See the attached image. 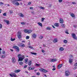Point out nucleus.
Instances as JSON below:
<instances>
[{
    "mask_svg": "<svg viewBox=\"0 0 77 77\" xmlns=\"http://www.w3.org/2000/svg\"><path fill=\"white\" fill-rule=\"evenodd\" d=\"M28 5H31V4H32V3H31V2H29V3H28Z\"/></svg>",
    "mask_w": 77,
    "mask_h": 77,
    "instance_id": "obj_53",
    "label": "nucleus"
},
{
    "mask_svg": "<svg viewBox=\"0 0 77 77\" xmlns=\"http://www.w3.org/2000/svg\"><path fill=\"white\" fill-rule=\"evenodd\" d=\"M59 2L60 3H61L62 2V0H59Z\"/></svg>",
    "mask_w": 77,
    "mask_h": 77,
    "instance_id": "obj_50",
    "label": "nucleus"
},
{
    "mask_svg": "<svg viewBox=\"0 0 77 77\" xmlns=\"http://www.w3.org/2000/svg\"><path fill=\"white\" fill-rule=\"evenodd\" d=\"M42 53H44L45 52V51L43 50H42Z\"/></svg>",
    "mask_w": 77,
    "mask_h": 77,
    "instance_id": "obj_59",
    "label": "nucleus"
},
{
    "mask_svg": "<svg viewBox=\"0 0 77 77\" xmlns=\"http://www.w3.org/2000/svg\"><path fill=\"white\" fill-rule=\"evenodd\" d=\"M29 38H30V37L29 36H26V39H29Z\"/></svg>",
    "mask_w": 77,
    "mask_h": 77,
    "instance_id": "obj_31",
    "label": "nucleus"
},
{
    "mask_svg": "<svg viewBox=\"0 0 77 77\" xmlns=\"http://www.w3.org/2000/svg\"><path fill=\"white\" fill-rule=\"evenodd\" d=\"M77 67H74L73 68L74 69H77Z\"/></svg>",
    "mask_w": 77,
    "mask_h": 77,
    "instance_id": "obj_58",
    "label": "nucleus"
},
{
    "mask_svg": "<svg viewBox=\"0 0 77 77\" xmlns=\"http://www.w3.org/2000/svg\"><path fill=\"white\" fill-rule=\"evenodd\" d=\"M29 9H33V7H30Z\"/></svg>",
    "mask_w": 77,
    "mask_h": 77,
    "instance_id": "obj_57",
    "label": "nucleus"
},
{
    "mask_svg": "<svg viewBox=\"0 0 77 77\" xmlns=\"http://www.w3.org/2000/svg\"><path fill=\"white\" fill-rule=\"evenodd\" d=\"M65 74L66 76H68L70 74V73L69 72L68 70H67L65 71Z\"/></svg>",
    "mask_w": 77,
    "mask_h": 77,
    "instance_id": "obj_5",
    "label": "nucleus"
},
{
    "mask_svg": "<svg viewBox=\"0 0 77 77\" xmlns=\"http://www.w3.org/2000/svg\"><path fill=\"white\" fill-rule=\"evenodd\" d=\"M28 58H26L25 60V62L26 63H27V62H28Z\"/></svg>",
    "mask_w": 77,
    "mask_h": 77,
    "instance_id": "obj_26",
    "label": "nucleus"
},
{
    "mask_svg": "<svg viewBox=\"0 0 77 77\" xmlns=\"http://www.w3.org/2000/svg\"><path fill=\"white\" fill-rule=\"evenodd\" d=\"M35 65V66H40V64H38L36 63Z\"/></svg>",
    "mask_w": 77,
    "mask_h": 77,
    "instance_id": "obj_46",
    "label": "nucleus"
},
{
    "mask_svg": "<svg viewBox=\"0 0 77 77\" xmlns=\"http://www.w3.org/2000/svg\"><path fill=\"white\" fill-rule=\"evenodd\" d=\"M29 48H31V49H32V48H33V47L31 46H29Z\"/></svg>",
    "mask_w": 77,
    "mask_h": 77,
    "instance_id": "obj_43",
    "label": "nucleus"
},
{
    "mask_svg": "<svg viewBox=\"0 0 77 77\" xmlns=\"http://www.w3.org/2000/svg\"><path fill=\"white\" fill-rule=\"evenodd\" d=\"M20 17H23L24 15L23 14H22V13H20Z\"/></svg>",
    "mask_w": 77,
    "mask_h": 77,
    "instance_id": "obj_27",
    "label": "nucleus"
},
{
    "mask_svg": "<svg viewBox=\"0 0 77 77\" xmlns=\"http://www.w3.org/2000/svg\"><path fill=\"white\" fill-rule=\"evenodd\" d=\"M36 74L37 75H40V73L39 72H38L36 73Z\"/></svg>",
    "mask_w": 77,
    "mask_h": 77,
    "instance_id": "obj_45",
    "label": "nucleus"
},
{
    "mask_svg": "<svg viewBox=\"0 0 77 77\" xmlns=\"http://www.w3.org/2000/svg\"><path fill=\"white\" fill-rule=\"evenodd\" d=\"M21 44H22V45H20V47H25V45H24V44H23L22 43H21Z\"/></svg>",
    "mask_w": 77,
    "mask_h": 77,
    "instance_id": "obj_23",
    "label": "nucleus"
},
{
    "mask_svg": "<svg viewBox=\"0 0 77 77\" xmlns=\"http://www.w3.org/2000/svg\"><path fill=\"white\" fill-rule=\"evenodd\" d=\"M63 50H64V49L63 48H62V47L60 48H59V50L61 51H63Z\"/></svg>",
    "mask_w": 77,
    "mask_h": 77,
    "instance_id": "obj_18",
    "label": "nucleus"
},
{
    "mask_svg": "<svg viewBox=\"0 0 77 77\" xmlns=\"http://www.w3.org/2000/svg\"><path fill=\"white\" fill-rule=\"evenodd\" d=\"M72 60H73V59H72L71 58H69V62L70 63H72Z\"/></svg>",
    "mask_w": 77,
    "mask_h": 77,
    "instance_id": "obj_10",
    "label": "nucleus"
},
{
    "mask_svg": "<svg viewBox=\"0 0 77 77\" xmlns=\"http://www.w3.org/2000/svg\"><path fill=\"white\" fill-rule=\"evenodd\" d=\"M54 26H56V27H58L59 26V23H55L54 24Z\"/></svg>",
    "mask_w": 77,
    "mask_h": 77,
    "instance_id": "obj_17",
    "label": "nucleus"
},
{
    "mask_svg": "<svg viewBox=\"0 0 77 77\" xmlns=\"http://www.w3.org/2000/svg\"><path fill=\"white\" fill-rule=\"evenodd\" d=\"M21 71V70L20 69H18V70H16L15 71H14L15 72V73H17L18 72H20Z\"/></svg>",
    "mask_w": 77,
    "mask_h": 77,
    "instance_id": "obj_13",
    "label": "nucleus"
},
{
    "mask_svg": "<svg viewBox=\"0 0 77 77\" xmlns=\"http://www.w3.org/2000/svg\"><path fill=\"white\" fill-rule=\"evenodd\" d=\"M73 27H75H75H76V25H73Z\"/></svg>",
    "mask_w": 77,
    "mask_h": 77,
    "instance_id": "obj_60",
    "label": "nucleus"
},
{
    "mask_svg": "<svg viewBox=\"0 0 77 77\" xmlns=\"http://www.w3.org/2000/svg\"><path fill=\"white\" fill-rule=\"evenodd\" d=\"M13 48L15 49L16 51L17 52H18L20 51V48H19V47H18V46H14Z\"/></svg>",
    "mask_w": 77,
    "mask_h": 77,
    "instance_id": "obj_2",
    "label": "nucleus"
},
{
    "mask_svg": "<svg viewBox=\"0 0 77 77\" xmlns=\"http://www.w3.org/2000/svg\"><path fill=\"white\" fill-rule=\"evenodd\" d=\"M9 13H10V14H12L13 13V11L12 10H11L9 11Z\"/></svg>",
    "mask_w": 77,
    "mask_h": 77,
    "instance_id": "obj_39",
    "label": "nucleus"
},
{
    "mask_svg": "<svg viewBox=\"0 0 77 77\" xmlns=\"http://www.w3.org/2000/svg\"><path fill=\"white\" fill-rule=\"evenodd\" d=\"M38 24L41 27H42V23H41L40 22H38Z\"/></svg>",
    "mask_w": 77,
    "mask_h": 77,
    "instance_id": "obj_15",
    "label": "nucleus"
},
{
    "mask_svg": "<svg viewBox=\"0 0 77 77\" xmlns=\"http://www.w3.org/2000/svg\"><path fill=\"white\" fill-rule=\"evenodd\" d=\"M62 64H59L57 66V68L58 69H60V68H62Z\"/></svg>",
    "mask_w": 77,
    "mask_h": 77,
    "instance_id": "obj_8",
    "label": "nucleus"
},
{
    "mask_svg": "<svg viewBox=\"0 0 77 77\" xmlns=\"http://www.w3.org/2000/svg\"><path fill=\"white\" fill-rule=\"evenodd\" d=\"M56 38H55L54 40H53V42L54 43H56L57 42V41L56 40Z\"/></svg>",
    "mask_w": 77,
    "mask_h": 77,
    "instance_id": "obj_20",
    "label": "nucleus"
},
{
    "mask_svg": "<svg viewBox=\"0 0 77 77\" xmlns=\"http://www.w3.org/2000/svg\"><path fill=\"white\" fill-rule=\"evenodd\" d=\"M39 71H42V72H48L47 70H45L42 68L40 69Z\"/></svg>",
    "mask_w": 77,
    "mask_h": 77,
    "instance_id": "obj_4",
    "label": "nucleus"
},
{
    "mask_svg": "<svg viewBox=\"0 0 77 77\" xmlns=\"http://www.w3.org/2000/svg\"><path fill=\"white\" fill-rule=\"evenodd\" d=\"M5 57V55H2V57L4 58V57Z\"/></svg>",
    "mask_w": 77,
    "mask_h": 77,
    "instance_id": "obj_52",
    "label": "nucleus"
},
{
    "mask_svg": "<svg viewBox=\"0 0 77 77\" xmlns=\"http://www.w3.org/2000/svg\"><path fill=\"white\" fill-rule=\"evenodd\" d=\"M4 5V3L2 2H0V5Z\"/></svg>",
    "mask_w": 77,
    "mask_h": 77,
    "instance_id": "obj_44",
    "label": "nucleus"
},
{
    "mask_svg": "<svg viewBox=\"0 0 77 77\" xmlns=\"http://www.w3.org/2000/svg\"><path fill=\"white\" fill-rule=\"evenodd\" d=\"M17 37L19 39H21L22 36L21 35V32L19 31L17 32Z\"/></svg>",
    "mask_w": 77,
    "mask_h": 77,
    "instance_id": "obj_3",
    "label": "nucleus"
},
{
    "mask_svg": "<svg viewBox=\"0 0 77 77\" xmlns=\"http://www.w3.org/2000/svg\"><path fill=\"white\" fill-rule=\"evenodd\" d=\"M44 20H45V18H44V17H42V22L44 21Z\"/></svg>",
    "mask_w": 77,
    "mask_h": 77,
    "instance_id": "obj_37",
    "label": "nucleus"
},
{
    "mask_svg": "<svg viewBox=\"0 0 77 77\" xmlns=\"http://www.w3.org/2000/svg\"><path fill=\"white\" fill-rule=\"evenodd\" d=\"M28 70H32V67H30L28 68Z\"/></svg>",
    "mask_w": 77,
    "mask_h": 77,
    "instance_id": "obj_35",
    "label": "nucleus"
},
{
    "mask_svg": "<svg viewBox=\"0 0 77 77\" xmlns=\"http://www.w3.org/2000/svg\"><path fill=\"white\" fill-rule=\"evenodd\" d=\"M25 72L26 73H27V74L28 73V72H27V71H25Z\"/></svg>",
    "mask_w": 77,
    "mask_h": 77,
    "instance_id": "obj_62",
    "label": "nucleus"
},
{
    "mask_svg": "<svg viewBox=\"0 0 77 77\" xmlns=\"http://www.w3.org/2000/svg\"><path fill=\"white\" fill-rule=\"evenodd\" d=\"M61 26L62 27H65V25L64 24H62V25H61Z\"/></svg>",
    "mask_w": 77,
    "mask_h": 77,
    "instance_id": "obj_38",
    "label": "nucleus"
},
{
    "mask_svg": "<svg viewBox=\"0 0 77 77\" xmlns=\"http://www.w3.org/2000/svg\"><path fill=\"white\" fill-rule=\"evenodd\" d=\"M34 69H35V67H33L32 68V70H33Z\"/></svg>",
    "mask_w": 77,
    "mask_h": 77,
    "instance_id": "obj_63",
    "label": "nucleus"
},
{
    "mask_svg": "<svg viewBox=\"0 0 77 77\" xmlns=\"http://www.w3.org/2000/svg\"><path fill=\"white\" fill-rule=\"evenodd\" d=\"M1 28H2V24H0V29H1Z\"/></svg>",
    "mask_w": 77,
    "mask_h": 77,
    "instance_id": "obj_49",
    "label": "nucleus"
},
{
    "mask_svg": "<svg viewBox=\"0 0 77 77\" xmlns=\"http://www.w3.org/2000/svg\"><path fill=\"white\" fill-rule=\"evenodd\" d=\"M5 22L7 23V24H9V20H5Z\"/></svg>",
    "mask_w": 77,
    "mask_h": 77,
    "instance_id": "obj_19",
    "label": "nucleus"
},
{
    "mask_svg": "<svg viewBox=\"0 0 77 77\" xmlns=\"http://www.w3.org/2000/svg\"><path fill=\"white\" fill-rule=\"evenodd\" d=\"M72 3L73 5H76V3H75V2H72Z\"/></svg>",
    "mask_w": 77,
    "mask_h": 77,
    "instance_id": "obj_47",
    "label": "nucleus"
},
{
    "mask_svg": "<svg viewBox=\"0 0 77 77\" xmlns=\"http://www.w3.org/2000/svg\"><path fill=\"white\" fill-rule=\"evenodd\" d=\"M53 71H55V70H56V68H54L53 69H52Z\"/></svg>",
    "mask_w": 77,
    "mask_h": 77,
    "instance_id": "obj_55",
    "label": "nucleus"
},
{
    "mask_svg": "<svg viewBox=\"0 0 77 77\" xmlns=\"http://www.w3.org/2000/svg\"><path fill=\"white\" fill-rule=\"evenodd\" d=\"M21 24H22V25H25V24H26V23L23 22H21Z\"/></svg>",
    "mask_w": 77,
    "mask_h": 77,
    "instance_id": "obj_28",
    "label": "nucleus"
},
{
    "mask_svg": "<svg viewBox=\"0 0 77 77\" xmlns=\"http://www.w3.org/2000/svg\"><path fill=\"white\" fill-rule=\"evenodd\" d=\"M9 75L11 77H13V75H12L11 74H10Z\"/></svg>",
    "mask_w": 77,
    "mask_h": 77,
    "instance_id": "obj_56",
    "label": "nucleus"
},
{
    "mask_svg": "<svg viewBox=\"0 0 77 77\" xmlns=\"http://www.w3.org/2000/svg\"><path fill=\"white\" fill-rule=\"evenodd\" d=\"M68 41L66 40H65L63 41L64 43H67Z\"/></svg>",
    "mask_w": 77,
    "mask_h": 77,
    "instance_id": "obj_34",
    "label": "nucleus"
},
{
    "mask_svg": "<svg viewBox=\"0 0 77 77\" xmlns=\"http://www.w3.org/2000/svg\"><path fill=\"white\" fill-rule=\"evenodd\" d=\"M32 32V30H28V33H31V32Z\"/></svg>",
    "mask_w": 77,
    "mask_h": 77,
    "instance_id": "obj_25",
    "label": "nucleus"
},
{
    "mask_svg": "<svg viewBox=\"0 0 77 77\" xmlns=\"http://www.w3.org/2000/svg\"><path fill=\"white\" fill-rule=\"evenodd\" d=\"M13 77H15L17 76V75L15 73H13Z\"/></svg>",
    "mask_w": 77,
    "mask_h": 77,
    "instance_id": "obj_24",
    "label": "nucleus"
},
{
    "mask_svg": "<svg viewBox=\"0 0 77 77\" xmlns=\"http://www.w3.org/2000/svg\"><path fill=\"white\" fill-rule=\"evenodd\" d=\"M12 62L13 63H15V62H16V60L15 57H13L12 58Z\"/></svg>",
    "mask_w": 77,
    "mask_h": 77,
    "instance_id": "obj_6",
    "label": "nucleus"
},
{
    "mask_svg": "<svg viewBox=\"0 0 77 77\" xmlns=\"http://www.w3.org/2000/svg\"><path fill=\"white\" fill-rule=\"evenodd\" d=\"M15 38H14L13 39V38H11V41H15Z\"/></svg>",
    "mask_w": 77,
    "mask_h": 77,
    "instance_id": "obj_29",
    "label": "nucleus"
},
{
    "mask_svg": "<svg viewBox=\"0 0 77 77\" xmlns=\"http://www.w3.org/2000/svg\"><path fill=\"white\" fill-rule=\"evenodd\" d=\"M46 29L48 30H51V28L49 27H48L46 28Z\"/></svg>",
    "mask_w": 77,
    "mask_h": 77,
    "instance_id": "obj_21",
    "label": "nucleus"
},
{
    "mask_svg": "<svg viewBox=\"0 0 77 77\" xmlns=\"http://www.w3.org/2000/svg\"><path fill=\"white\" fill-rule=\"evenodd\" d=\"M27 65H26L24 66V68H27Z\"/></svg>",
    "mask_w": 77,
    "mask_h": 77,
    "instance_id": "obj_48",
    "label": "nucleus"
},
{
    "mask_svg": "<svg viewBox=\"0 0 77 77\" xmlns=\"http://www.w3.org/2000/svg\"><path fill=\"white\" fill-rule=\"evenodd\" d=\"M57 59H53L51 60V62H56V61H57Z\"/></svg>",
    "mask_w": 77,
    "mask_h": 77,
    "instance_id": "obj_9",
    "label": "nucleus"
},
{
    "mask_svg": "<svg viewBox=\"0 0 77 77\" xmlns=\"http://www.w3.org/2000/svg\"><path fill=\"white\" fill-rule=\"evenodd\" d=\"M24 32H25V33H28V30L27 29H25L24 30Z\"/></svg>",
    "mask_w": 77,
    "mask_h": 77,
    "instance_id": "obj_30",
    "label": "nucleus"
},
{
    "mask_svg": "<svg viewBox=\"0 0 77 77\" xmlns=\"http://www.w3.org/2000/svg\"><path fill=\"white\" fill-rule=\"evenodd\" d=\"M43 36H40V37H39V39H42V38H43Z\"/></svg>",
    "mask_w": 77,
    "mask_h": 77,
    "instance_id": "obj_36",
    "label": "nucleus"
},
{
    "mask_svg": "<svg viewBox=\"0 0 77 77\" xmlns=\"http://www.w3.org/2000/svg\"><path fill=\"white\" fill-rule=\"evenodd\" d=\"M52 6V5L51 4L49 5V6H48L49 8H51Z\"/></svg>",
    "mask_w": 77,
    "mask_h": 77,
    "instance_id": "obj_40",
    "label": "nucleus"
},
{
    "mask_svg": "<svg viewBox=\"0 0 77 77\" xmlns=\"http://www.w3.org/2000/svg\"><path fill=\"white\" fill-rule=\"evenodd\" d=\"M28 64L29 66H30L32 65V61L29 60L28 61Z\"/></svg>",
    "mask_w": 77,
    "mask_h": 77,
    "instance_id": "obj_14",
    "label": "nucleus"
},
{
    "mask_svg": "<svg viewBox=\"0 0 77 77\" xmlns=\"http://www.w3.org/2000/svg\"><path fill=\"white\" fill-rule=\"evenodd\" d=\"M74 66H77V63H76L74 64Z\"/></svg>",
    "mask_w": 77,
    "mask_h": 77,
    "instance_id": "obj_51",
    "label": "nucleus"
},
{
    "mask_svg": "<svg viewBox=\"0 0 77 77\" xmlns=\"http://www.w3.org/2000/svg\"><path fill=\"white\" fill-rule=\"evenodd\" d=\"M2 53L3 54H5V51H3Z\"/></svg>",
    "mask_w": 77,
    "mask_h": 77,
    "instance_id": "obj_54",
    "label": "nucleus"
},
{
    "mask_svg": "<svg viewBox=\"0 0 77 77\" xmlns=\"http://www.w3.org/2000/svg\"><path fill=\"white\" fill-rule=\"evenodd\" d=\"M31 53L32 54H34V55H36V54H37L35 53L31 52Z\"/></svg>",
    "mask_w": 77,
    "mask_h": 77,
    "instance_id": "obj_33",
    "label": "nucleus"
},
{
    "mask_svg": "<svg viewBox=\"0 0 77 77\" xmlns=\"http://www.w3.org/2000/svg\"><path fill=\"white\" fill-rule=\"evenodd\" d=\"M15 4L16 6H19L20 5V4L18 3V2H16L15 3Z\"/></svg>",
    "mask_w": 77,
    "mask_h": 77,
    "instance_id": "obj_22",
    "label": "nucleus"
},
{
    "mask_svg": "<svg viewBox=\"0 0 77 77\" xmlns=\"http://www.w3.org/2000/svg\"><path fill=\"white\" fill-rule=\"evenodd\" d=\"M65 33H66V34H69V33L67 32H66Z\"/></svg>",
    "mask_w": 77,
    "mask_h": 77,
    "instance_id": "obj_61",
    "label": "nucleus"
},
{
    "mask_svg": "<svg viewBox=\"0 0 77 77\" xmlns=\"http://www.w3.org/2000/svg\"><path fill=\"white\" fill-rule=\"evenodd\" d=\"M60 23H63V20L62 19L60 18Z\"/></svg>",
    "mask_w": 77,
    "mask_h": 77,
    "instance_id": "obj_11",
    "label": "nucleus"
},
{
    "mask_svg": "<svg viewBox=\"0 0 77 77\" xmlns=\"http://www.w3.org/2000/svg\"><path fill=\"white\" fill-rule=\"evenodd\" d=\"M28 45H30L31 44L30 43H29L28 44Z\"/></svg>",
    "mask_w": 77,
    "mask_h": 77,
    "instance_id": "obj_64",
    "label": "nucleus"
},
{
    "mask_svg": "<svg viewBox=\"0 0 77 77\" xmlns=\"http://www.w3.org/2000/svg\"><path fill=\"white\" fill-rule=\"evenodd\" d=\"M40 9H44V7H40Z\"/></svg>",
    "mask_w": 77,
    "mask_h": 77,
    "instance_id": "obj_41",
    "label": "nucleus"
},
{
    "mask_svg": "<svg viewBox=\"0 0 77 77\" xmlns=\"http://www.w3.org/2000/svg\"><path fill=\"white\" fill-rule=\"evenodd\" d=\"M3 15H4V16H6V13H4L3 14Z\"/></svg>",
    "mask_w": 77,
    "mask_h": 77,
    "instance_id": "obj_42",
    "label": "nucleus"
},
{
    "mask_svg": "<svg viewBox=\"0 0 77 77\" xmlns=\"http://www.w3.org/2000/svg\"><path fill=\"white\" fill-rule=\"evenodd\" d=\"M19 64L20 65H23V63L22 62V61H20V63H19Z\"/></svg>",
    "mask_w": 77,
    "mask_h": 77,
    "instance_id": "obj_32",
    "label": "nucleus"
},
{
    "mask_svg": "<svg viewBox=\"0 0 77 77\" xmlns=\"http://www.w3.org/2000/svg\"><path fill=\"white\" fill-rule=\"evenodd\" d=\"M18 61H23V59H24V55H21V54H20L18 56Z\"/></svg>",
    "mask_w": 77,
    "mask_h": 77,
    "instance_id": "obj_1",
    "label": "nucleus"
},
{
    "mask_svg": "<svg viewBox=\"0 0 77 77\" xmlns=\"http://www.w3.org/2000/svg\"><path fill=\"white\" fill-rule=\"evenodd\" d=\"M72 36L74 39H76V35L74 34H72Z\"/></svg>",
    "mask_w": 77,
    "mask_h": 77,
    "instance_id": "obj_7",
    "label": "nucleus"
},
{
    "mask_svg": "<svg viewBox=\"0 0 77 77\" xmlns=\"http://www.w3.org/2000/svg\"><path fill=\"white\" fill-rule=\"evenodd\" d=\"M32 36L33 38H36V35L35 34H34L33 35H32Z\"/></svg>",
    "mask_w": 77,
    "mask_h": 77,
    "instance_id": "obj_12",
    "label": "nucleus"
},
{
    "mask_svg": "<svg viewBox=\"0 0 77 77\" xmlns=\"http://www.w3.org/2000/svg\"><path fill=\"white\" fill-rule=\"evenodd\" d=\"M70 15L71 16V17H73V18H75V15L74 14L72 13Z\"/></svg>",
    "mask_w": 77,
    "mask_h": 77,
    "instance_id": "obj_16",
    "label": "nucleus"
}]
</instances>
